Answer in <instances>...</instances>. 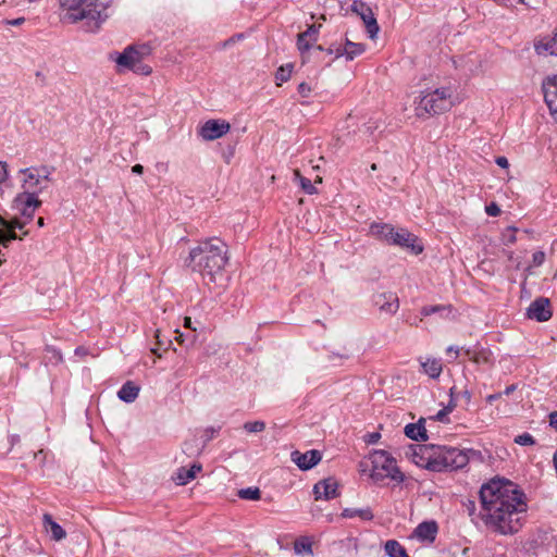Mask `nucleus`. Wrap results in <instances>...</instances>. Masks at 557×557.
I'll return each instance as SVG.
<instances>
[{
    "instance_id": "obj_1",
    "label": "nucleus",
    "mask_w": 557,
    "mask_h": 557,
    "mask_svg": "<svg viewBox=\"0 0 557 557\" xmlns=\"http://www.w3.org/2000/svg\"><path fill=\"white\" fill-rule=\"evenodd\" d=\"M479 497V513L473 499L462 502L463 510L473 523L481 519L487 528L503 535L519 531L520 515L527 511L528 505L524 493L517 484L505 478L495 476L482 484Z\"/></svg>"
},
{
    "instance_id": "obj_2",
    "label": "nucleus",
    "mask_w": 557,
    "mask_h": 557,
    "mask_svg": "<svg viewBox=\"0 0 557 557\" xmlns=\"http://www.w3.org/2000/svg\"><path fill=\"white\" fill-rule=\"evenodd\" d=\"M225 243L219 238H210L190 250L186 264L200 273L205 280L215 282L216 275L222 273L227 263Z\"/></svg>"
},
{
    "instance_id": "obj_3",
    "label": "nucleus",
    "mask_w": 557,
    "mask_h": 557,
    "mask_svg": "<svg viewBox=\"0 0 557 557\" xmlns=\"http://www.w3.org/2000/svg\"><path fill=\"white\" fill-rule=\"evenodd\" d=\"M152 53L148 44L129 45L123 51H113L109 54V60L115 63V71L119 74L133 72L137 75L148 76L152 73V67L145 63V60Z\"/></svg>"
},
{
    "instance_id": "obj_4",
    "label": "nucleus",
    "mask_w": 557,
    "mask_h": 557,
    "mask_svg": "<svg viewBox=\"0 0 557 557\" xmlns=\"http://www.w3.org/2000/svg\"><path fill=\"white\" fill-rule=\"evenodd\" d=\"M455 89L453 86L426 88L421 91L416 101V114L418 117L436 115L449 111L454 104Z\"/></svg>"
},
{
    "instance_id": "obj_5",
    "label": "nucleus",
    "mask_w": 557,
    "mask_h": 557,
    "mask_svg": "<svg viewBox=\"0 0 557 557\" xmlns=\"http://www.w3.org/2000/svg\"><path fill=\"white\" fill-rule=\"evenodd\" d=\"M360 471L369 472L374 483H384L386 479L401 482L404 475L396 465V460L391 455H369L360 462Z\"/></svg>"
},
{
    "instance_id": "obj_6",
    "label": "nucleus",
    "mask_w": 557,
    "mask_h": 557,
    "mask_svg": "<svg viewBox=\"0 0 557 557\" xmlns=\"http://www.w3.org/2000/svg\"><path fill=\"white\" fill-rule=\"evenodd\" d=\"M412 462L433 472H448L465 468L469 455H410Z\"/></svg>"
},
{
    "instance_id": "obj_7",
    "label": "nucleus",
    "mask_w": 557,
    "mask_h": 557,
    "mask_svg": "<svg viewBox=\"0 0 557 557\" xmlns=\"http://www.w3.org/2000/svg\"><path fill=\"white\" fill-rule=\"evenodd\" d=\"M22 180V193H34L37 196L47 188V183L51 180L52 169L46 165L29 166L20 170Z\"/></svg>"
},
{
    "instance_id": "obj_8",
    "label": "nucleus",
    "mask_w": 557,
    "mask_h": 557,
    "mask_svg": "<svg viewBox=\"0 0 557 557\" xmlns=\"http://www.w3.org/2000/svg\"><path fill=\"white\" fill-rule=\"evenodd\" d=\"M317 49L324 51L322 46H318ZM325 51L334 55L335 59L345 58L346 61H352L366 51V46L345 38L344 40L332 42Z\"/></svg>"
},
{
    "instance_id": "obj_9",
    "label": "nucleus",
    "mask_w": 557,
    "mask_h": 557,
    "mask_svg": "<svg viewBox=\"0 0 557 557\" xmlns=\"http://www.w3.org/2000/svg\"><path fill=\"white\" fill-rule=\"evenodd\" d=\"M351 11L363 21L369 37L371 39L375 38L380 27L371 8L360 0H355L351 4Z\"/></svg>"
},
{
    "instance_id": "obj_10",
    "label": "nucleus",
    "mask_w": 557,
    "mask_h": 557,
    "mask_svg": "<svg viewBox=\"0 0 557 557\" xmlns=\"http://www.w3.org/2000/svg\"><path fill=\"white\" fill-rule=\"evenodd\" d=\"M230 124L224 120H208L199 128L198 135L203 140L221 138L230 131Z\"/></svg>"
},
{
    "instance_id": "obj_11",
    "label": "nucleus",
    "mask_w": 557,
    "mask_h": 557,
    "mask_svg": "<svg viewBox=\"0 0 557 557\" xmlns=\"http://www.w3.org/2000/svg\"><path fill=\"white\" fill-rule=\"evenodd\" d=\"M525 315L527 318L537 322L548 321L553 315L549 299L545 297L534 299L527 308Z\"/></svg>"
},
{
    "instance_id": "obj_12",
    "label": "nucleus",
    "mask_w": 557,
    "mask_h": 557,
    "mask_svg": "<svg viewBox=\"0 0 557 557\" xmlns=\"http://www.w3.org/2000/svg\"><path fill=\"white\" fill-rule=\"evenodd\" d=\"M391 245L409 249L414 255H419L423 251V246L417 243V237L406 228L396 230L394 227Z\"/></svg>"
},
{
    "instance_id": "obj_13",
    "label": "nucleus",
    "mask_w": 557,
    "mask_h": 557,
    "mask_svg": "<svg viewBox=\"0 0 557 557\" xmlns=\"http://www.w3.org/2000/svg\"><path fill=\"white\" fill-rule=\"evenodd\" d=\"M40 205L41 201L37 196H34V193H20L14 199L15 208L21 212L23 216L29 220L34 216L35 210Z\"/></svg>"
},
{
    "instance_id": "obj_14",
    "label": "nucleus",
    "mask_w": 557,
    "mask_h": 557,
    "mask_svg": "<svg viewBox=\"0 0 557 557\" xmlns=\"http://www.w3.org/2000/svg\"><path fill=\"white\" fill-rule=\"evenodd\" d=\"M221 426H208L205 429H196L190 440L193 444L188 447V449H195L197 451H201L205 449L206 445L213 440L220 432Z\"/></svg>"
},
{
    "instance_id": "obj_15",
    "label": "nucleus",
    "mask_w": 557,
    "mask_h": 557,
    "mask_svg": "<svg viewBox=\"0 0 557 557\" xmlns=\"http://www.w3.org/2000/svg\"><path fill=\"white\" fill-rule=\"evenodd\" d=\"M338 483L333 478L319 481L313 486L315 500H330L338 496Z\"/></svg>"
},
{
    "instance_id": "obj_16",
    "label": "nucleus",
    "mask_w": 557,
    "mask_h": 557,
    "mask_svg": "<svg viewBox=\"0 0 557 557\" xmlns=\"http://www.w3.org/2000/svg\"><path fill=\"white\" fill-rule=\"evenodd\" d=\"M544 100L554 120L557 122V77L544 84Z\"/></svg>"
},
{
    "instance_id": "obj_17",
    "label": "nucleus",
    "mask_w": 557,
    "mask_h": 557,
    "mask_svg": "<svg viewBox=\"0 0 557 557\" xmlns=\"http://www.w3.org/2000/svg\"><path fill=\"white\" fill-rule=\"evenodd\" d=\"M426 420L420 418L416 423H408L405 429V435L416 442H425L429 440L428 431L425 429Z\"/></svg>"
},
{
    "instance_id": "obj_18",
    "label": "nucleus",
    "mask_w": 557,
    "mask_h": 557,
    "mask_svg": "<svg viewBox=\"0 0 557 557\" xmlns=\"http://www.w3.org/2000/svg\"><path fill=\"white\" fill-rule=\"evenodd\" d=\"M319 28L315 25H310L305 32L300 33L297 38V48L301 54L308 52L312 44L317 41Z\"/></svg>"
},
{
    "instance_id": "obj_19",
    "label": "nucleus",
    "mask_w": 557,
    "mask_h": 557,
    "mask_svg": "<svg viewBox=\"0 0 557 557\" xmlns=\"http://www.w3.org/2000/svg\"><path fill=\"white\" fill-rule=\"evenodd\" d=\"M202 466L200 463H193L189 468L181 467L173 475V480L177 485H186L196 478V474L200 472Z\"/></svg>"
},
{
    "instance_id": "obj_20",
    "label": "nucleus",
    "mask_w": 557,
    "mask_h": 557,
    "mask_svg": "<svg viewBox=\"0 0 557 557\" xmlns=\"http://www.w3.org/2000/svg\"><path fill=\"white\" fill-rule=\"evenodd\" d=\"M376 305L381 311L395 314L399 308V299L394 293H382L377 296Z\"/></svg>"
},
{
    "instance_id": "obj_21",
    "label": "nucleus",
    "mask_w": 557,
    "mask_h": 557,
    "mask_svg": "<svg viewBox=\"0 0 557 557\" xmlns=\"http://www.w3.org/2000/svg\"><path fill=\"white\" fill-rule=\"evenodd\" d=\"M42 525L45 531L50 534L51 540L59 542L65 539V530L52 519L50 513L44 515Z\"/></svg>"
},
{
    "instance_id": "obj_22",
    "label": "nucleus",
    "mask_w": 557,
    "mask_h": 557,
    "mask_svg": "<svg viewBox=\"0 0 557 557\" xmlns=\"http://www.w3.org/2000/svg\"><path fill=\"white\" fill-rule=\"evenodd\" d=\"M438 528L435 521H423L414 529V536L422 541L433 542Z\"/></svg>"
},
{
    "instance_id": "obj_23",
    "label": "nucleus",
    "mask_w": 557,
    "mask_h": 557,
    "mask_svg": "<svg viewBox=\"0 0 557 557\" xmlns=\"http://www.w3.org/2000/svg\"><path fill=\"white\" fill-rule=\"evenodd\" d=\"M370 234L377 239L384 240L391 245L394 234V226L387 223L373 222L370 225Z\"/></svg>"
},
{
    "instance_id": "obj_24",
    "label": "nucleus",
    "mask_w": 557,
    "mask_h": 557,
    "mask_svg": "<svg viewBox=\"0 0 557 557\" xmlns=\"http://www.w3.org/2000/svg\"><path fill=\"white\" fill-rule=\"evenodd\" d=\"M139 386L133 381L125 382L117 392V397L126 403L131 404L136 400L139 394Z\"/></svg>"
},
{
    "instance_id": "obj_25",
    "label": "nucleus",
    "mask_w": 557,
    "mask_h": 557,
    "mask_svg": "<svg viewBox=\"0 0 557 557\" xmlns=\"http://www.w3.org/2000/svg\"><path fill=\"white\" fill-rule=\"evenodd\" d=\"M293 461L297 465L300 470H309L317 466L321 459L322 455H292Z\"/></svg>"
},
{
    "instance_id": "obj_26",
    "label": "nucleus",
    "mask_w": 557,
    "mask_h": 557,
    "mask_svg": "<svg viewBox=\"0 0 557 557\" xmlns=\"http://www.w3.org/2000/svg\"><path fill=\"white\" fill-rule=\"evenodd\" d=\"M453 310L451 305H432L422 307L420 313L422 317L438 314L441 318H448Z\"/></svg>"
},
{
    "instance_id": "obj_27",
    "label": "nucleus",
    "mask_w": 557,
    "mask_h": 557,
    "mask_svg": "<svg viewBox=\"0 0 557 557\" xmlns=\"http://www.w3.org/2000/svg\"><path fill=\"white\" fill-rule=\"evenodd\" d=\"M423 372L431 379H437L442 373V363L438 359L428 358L425 361H421Z\"/></svg>"
},
{
    "instance_id": "obj_28",
    "label": "nucleus",
    "mask_w": 557,
    "mask_h": 557,
    "mask_svg": "<svg viewBox=\"0 0 557 557\" xmlns=\"http://www.w3.org/2000/svg\"><path fill=\"white\" fill-rule=\"evenodd\" d=\"M341 516L343 518H348V519L359 517L360 519H362L364 521H370L374 517L369 507L362 508V509L345 508L342 511Z\"/></svg>"
},
{
    "instance_id": "obj_29",
    "label": "nucleus",
    "mask_w": 557,
    "mask_h": 557,
    "mask_svg": "<svg viewBox=\"0 0 557 557\" xmlns=\"http://www.w3.org/2000/svg\"><path fill=\"white\" fill-rule=\"evenodd\" d=\"M384 549L388 557H410L405 547L395 540H388L385 543Z\"/></svg>"
},
{
    "instance_id": "obj_30",
    "label": "nucleus",
    "mask_w": 557,
    "mask_h": 557,
    "mask_svg": "<svg viewBox=\"0 0 557 557\" xmlns=\"http://www.w3.org/2000/svg\"><path fill=\"white\" fill-rule=\"evenodd\" d=\"M9 228V222L0 215V244L7 247L10 242L17 238L16 234Z\"/></svg>"
},
{
    "instance_id": "obj_31",
    "label": "nucleus",
    "mask_w": 557,
    "mask_h": 557,
    "mask_svg": "<svg viewBox=\"0 0 557 557\" xmlns=\"http://www.w3.org/2000/svg\"><path fill=\"white\" fill-rule=\"evenodd\" d=\"M293 69V63H286L277 69L275 73V81L277 86H281L283 83L289 81Z\"/></svg>"
},
{
    "instance_id": "obj_32",
    "label": "nucleus",
    "mask_w": 557,
    "mask_h": 557,
    "mask_svg": "<svg viewBox=\"0 0 557 557\" xmlns=\"http://www.w3.org/2000/svg\"><path fill=\"white\" fill-rule=\"evenodd\" d=\"M237 496L246 500H259L261 498V491L257 486L240 488Z\"/></svg>"
},
{
    "instance_id": "obj_33",
    "label": "nucleus",
    "mask_w": 557,
    "mask_h": 557,
    "mask_svg": "<svg viewBox=\"0 0 557 557\" xmlns=\"http://www.w3.org/2000/svg\"><path fill=\"white\" fill-rule=\"evenodd\" d=\"M46 355H45V359L50 362V363H53V364H58L60 362H62L63 360V357H62V354L61 351L53 347V346H46Z\"/></svg>"
},
{
    "instance_id": "obj_34",
    "label": "nucleus",
    "mask_w": 557,
    "mask_h": 557,
    "mask_svg": "<svg viewBox=\"0 0 557 557\" xmlns=\"http://www.w3.org/2000/svg\"><path fill=\"white\" fill-rule=\"evenodd\" d=\"M294 549L297 554H312V545L308 537H300L294 543Z\"/></svg>"
},
{
    "instance_id": "obj_35",
    "label": "nucleus",
    "mask_w": 557,
    "mask_h": 557,
    "mask_svg": "<svg viewBox=\"0 0 557 557\" xmlns=\"http://www.w3.org/2000/svg\"><path fill=\"white\" fill-rule=\"evenodd\" d=\"M265 423L263 421H249L244 424V430L248 433H260L264 430Z\"/></svg>"
},
{
    "instance_id": "obj_36",
    "label": "nucleus",
    "mask_w": 557,
    "mask_h": 557,
    "mask_svg": "<svg viewBox=\"0 0 557 557\" xmlns=\"http://www.w3.org/2000/svg\"><path fill=\"white\" fill-rule=\"evenodd\" d=\"M296 175L299 177L301 188L306 194L313 195L317 193V188L309 178L300 176L299 173H297Z\"/></svg>"
},
{
    "instance_id": "obj_37",
    "label": "nucleus",
    "mask_w": 557,
    "mask_h": 557,
    "mask_svg": "<svg viewBox=\"0 0 557 557\" xmlns=\"http://www.w3.org/2000/svg\"><path fill=\"white\" fill-rule=\"evenodd\" d=\"M516 444L522 445V446H531L534 444V438L529 433H523L520 435H517L513 440Z\"/></svg>"
},
{
    "instance_id": "obj_38",
    "label": "nucleus",
    "mask_w": 557,
    "mask_h": 557,
    "mask_svg": "<svg viewBox=\"0 0 557 557\" xmlns=\"http://www.w3.org/2000/svg\"><path fill=\"white\" fill-rule=\"evenodd\" d=\"M381 438V434L379 432H369L362 435V441L368 445H374Z\"/></svg>"
},
{
    "instance_id": "obj_39",
    "label": "nucleus",
    "mask_w": 557,
    "mask_h": 557,
    "mask_svg": "<svg viewBox=\"0 0 557 557\" xmlns=\"http://www.w3.org/2000/svg\"><path fill=\"white\" fill-rule=\"evenodd\" d=\"M297 91L301 98H309L312 92V87L306 82H302L298 85Z\"/></svg>"
},
{
    "instance_id": "obj_40",
    "label": "nucleus",
    "mask_w": 557,
    "mask_h": 557,
    "mask_svg": "<svg viewBox=\"0 0 557 557\" xmlns=\"http://www.w3.org/2000/svg\"><path fill=\"white\" fill-rule=\"evenodd\" d=\"M519 2L530 9L537 10L545 3V0H519Z\"/></svg>"
},
{
    "instance_id": "obj_41",
    "label": "nucleus",
    "mask_w": 557,
    "mask_h": 557,
    "mask_svg": "<svg viewBox=\"0 0 557 557\" xmlns=\"http://www.w3.org/2000/svg\"><path fill=\"white\" fill-rule=\"evenodd\" d=\"M545 49L549 54L557 55V34L545 45Z\"/></svg>"
},
{
    "instance_id": "obj_42",
    "label": "nucleus",
    "mask_w": 557,
    "mask_h": 557,
    "mask_svg": "<svg viewBox=\"0 0 557 557\" xmlns=\"http://www.w3.org/2000/svg\"><path fill=\"white\" fill-rule=\"evenodd\" d=\"M9 178L8 163L0 161V183H4Z\"/></svg>"
},
{
    "instance_id": "obj_43",
    "label": "nucleus",
    "mask_w": 557,
    "mask_h": 557,
    "mask_svg": "<svg viewBox=\"0 0 557 557\" xmlns=\"http://www.w3.org/2000/svg\"><path fill=\"white\" fill-rule=\"evenodd\" d=\"M465 355L473 362L480 363V359L478 356V349L476 348H467L465 349Z\"/></svg>"
},
{
    "instance_id": "obj_44",
    "label": "nucleus",
    "mask_w": 557,
    "mask_h": 557,
    "mask_svg": "<svg viewBox=\"0 0 557 557\" xmlns=\"http://www.w3.org/2000/svg\"><path fill=\"white\" fill-rule=\"evenodd\" d=\"M448 413H449L448 410L444 407L443 409L437 411V413L435 416L431 417L430 419H432L434 421L445 422V421H447Z\"/></svg>"
},
{
    "instance_id": "obj_45",
    "label": "nucleus",
    "mask_w": 557,
    "mask_h": 557,
    "mask_svg": "<svg viewBox=\"0 0 557 557\" xmlns=\"http://www.w3.org/2000/svg\"><path fill=\"white\" fill-rule=\"evenodd\" d=\"M440 453H449V454H453V453H476L475 450H473L472 448H465V449H459L457 447H446L444 446Z\"/></svg>"
},
{
    "instance_id": "obj_46",
    "label": "nucleus",
    "mask_w": 557,
    "mask_h": 557,
    "mask_svg": "<svg viewBox=\"0 0 557 557\" xmlns=\"http://www.w3.org/2000/svg\"><path fill=\"white\" fill-rule=\"evenodd\" d=\"M485 212L490 216H497L500 213V209L496 203L493 202L485 207Z\"/></svg>"
},
{
    "instance_id": "obj_47",
    "label": "nucleus",
    "mask_w": 557,
    "mask_h": 557,
    "mask_svg": "<svg viewBox=\"0 0 557 557\" xmlns=\"http://www.w3.org/2000/svg\"><path fill=\"white\" fill-rule=\"evenodd\" d=\"M244 38V34H236L232 37H230L228 39H226L223 44H222V48H227L230 47L231 45L242 40Z\"/></svg>"
},
{
    "instance_id": "obj_48",
    "label": "nucleus",
    "mask_w": 557,
    "mask_h": 557,
    "mask_svg": "<svg viewBox=\"0 0 557 557\" xmlns=\"http://www.w3.org/2000/svg\"><path fill=\"white\" fill-rule=\"evenodd\" d=\"M454 389H455V387H451V388H450V391H449L450 399H449L448 405L445 407V408L448 410V412H449V413H450V412L455 409V407H456V401H455V398H454Z\"/></svg>"
},
{
    "instance_id": "obj_49",
    "label": "nucleus",
    "mask_w": 557,
    "mask_h": 557,
    "mask_svg": "<svg viewBox=\"0 0 557 557\" xmlns=\"http://www.w3.org/2000/svg\"><path fill=\"white\" fill-rule=\"evenodd\" d=\"M496 164L503 169H507L509 166L508 159L506 157H497L495 160Z\"/></svg>"
},
{
    "instance_id": "obj_50",
    "label": "nucleus",
    "mask_w": 557,
    "mask_h": 557,
    "mask_svg": "<svg viewBox=\"0 0 557 557\" xmlns=\"http://www.w3.org/2000/svg\"><path fill=\"white\" fill-rule=\"evenodd\" d=\"M549 425L557 431V411H553L548 414Z\"/></svg>"
},
{
    "instance_id": "obj_51",
    "label": "nucleus",
    "mask_w": 557,
    "mask_h": 557,
    "mask_svg": "<svg viewBox=\"0 0 557 557\" xmlns=\"http://www.w3.org/2000/svg\"><path fill=\"white\" fill-rule=\"evenodd\" d=\"M23 226L24 224L22 222H20L18 220H13L12 222L9 223L8 230H11L13 233H15V228L22 230Z\"/></svg>"
},
{
    "instance_id": "obj_52",
    "label": "nucleus",
    "mask_w": 557,
    "mask_h": 557,
    "mask_svg": "<svg viewBox=\"0 0 557 557\" xmlns=\"http://www.w3.org/2000/svg\"><path fill=\"white\" fill-rule=\"evenodd\" d=\"M24 22H25V18H24V17H17V18H13V20H7V21H5V24H7V25H10V26H20V25H22Z\"/></svg>"
},
{
    "instance_id": "obj_53",
    "label": "nucleus",
    "mask_w": 557,
    "mask_h": 557,
    "mask_svg": "<svg viewBox=\"0 0 557 557\" xmlns=\"http://www.w3.org/2000/svg\"><path fill=\"white\" fill-rule=\"evenodd\" d=\"M544 261V252L537 251L533 255V262L541 264Z\"/></svg>"
},
{
    "instance_id": "obj_54",
    "label": "nucleus",
    "mask_w": 557,
    "mask_h": 557,
    "mask_svg": "<svg viewBox=\"0 0 557 557\" xmlns=\"http://www.w3.org/2000/svg\"><path fill=\"white\" fill-rule=\"evenodd\" d=\"M184 326H185V327H188V329H190V330H193V331H196V330H197V329H196V326L194 325V322L191 321V319H190L189 317H186V318H185Z\"/></svg>"
},
{
    "instance_id": "obj_55",
    "label": "nucleus",
    "mask_w": 557,
    "mask_h": 557,
    "mask_svg": "<svg viewBox=\"0 0 557 557\" xmlns=\"http://www.w3.org/2000/svg\"><path fill=\"white\" fill-rule=\"evenodd\" d=\"M446 351H447V354L454 352L455 358H457L459 355V347L451 345V346L447 347Z\"/></svg>"
},
{
    "instance_id": "obj_56",
    "label": "nucleus",
    "mask_w": 557,
    "mask_h": 557,
    "mask_svg": "<svg viewBox=\"0 0 557 557\" xmlns=\"http://www.w3.org/2000/svg\"><path fill=\"white\" fill-rule=\"evenodd\" d=\"M480 362L487 360V352L484 349L478 350Z\"/></svg>"
},
{
    "instance_id": "obj_57",
    "label": "nucleus",
    "mask_w": 557,
    "mask_h": 557,
    "mask_svg": "<svg viewBox=\"0 0 557 557\" xmlns=\"http://www.w3.org/2000/svg\"><path fill=\"white\" fill-rule=\"evenodd\" d=\"M132 172L135 173V174H143L144 172V166L140 165V164H135L133 168H132Z\"/></svg>"
},
{
    "instance_id": "obj_58",
    "label": "nucleus",
    "mask_w": 557,
    "mask_h": 557,
    "mask_svg": "<svg viewBox=\"0 0 557 557\" xmlns=\"http://www.w3.org/2000/svg\"><path fill=\"white\" fill-rule=\"evenodd\" d=\"M499 397H500V394H492V395H488V396H487V399H486V400H487L488 403H493V401L497 400Z\"/></svg>"
},
{
    "instance_id": "obj_59",
    "label": "nucleus",
    "mask_w": 557,
    "mask_h": 557,
    "mask_svg": "<svg viewBox=\"0 0 557 557\" xmlns=\"http://www.w3.org/2000/svg\"><path fill=\"white\" fill-rule=\"evenodd\" d=\"M516 389V386L515 385H509L505 388L504 391V394L505 395H510L513 391Z\"/></svg>"
},
{
    "instance_id": "obj_60",
    "label": "nucleus",
    "mask_w": 557,
    "mask_h": 557,
    "mask_svg": "<svg viewBox=\"0 0 557 557\" xmlns=\"http://www.w3.org/2000/svg\"><path fill=\"white\" fill-rule=\"evenodd\" d=\"M333 357L343 359V358H347L348 356L346 354H333L332 356H330V359H333Z\"/></svg>"
},
{
    "instance_id": "obj_61",
    "label": "nucleus",
    "mask_w": 557,
    "mask_h": 557,
    "mask_svg": "<svg viewBox=\"0 0 557 557\" xmlns=\"http://www.w3.org/2000/svg\"><path fill=\"white\" fill-rule=\"evenodd\" d=\"M75 354L76 355H84L85 354V348L84 347H77L75 349Z\"/></svg>"
},
{
    "instance_id": "obj_62",
    "label": "nucleus",
    "mask_w": 557,
    "mask_h": 557,
    "mask_svg": "<svg viewBox=\"0 0 557 557\" xmlns=\"http://www.w3.org/2000/svg\"><path fill=\"white\" fill-rule=\"evenodd\" d=\"M462 395H463V397H465L467 400H470V398H471V393H470L469 391H465V392L462 393Z\"/></svg>"
},
{
    "instance_id": "obj_63",
    "label": "nucleus",
    "mask_w": 557,
    "mask_h": 557,
    "mask_svg": "<svg viewBox=\"0 0 557 557\" xmlns=\"http://www.w3.org/2000/svg\"><path fill=\"white\" fill-rule=\"evenodd\" d=\"M37 224L39 227H42L45 225V221L42 218H39L38 221H37Z\"/></svg>"
},
{
    "instance_id": "obj_64",
    "label": "nucleus",
    "mask_w": 557,
    "mask_h": 557,
    "mask_svg": "<svg viewBox=\"0 0 557 557\" xmlns=\"http://www.w3.org/2000/svg\"><path fill=\"white\" fill-rule=\"evenodd\" d=\"M371 453L379 454V453H386V451L384 449H373Z\"/></svg>"
}]
</instances>
